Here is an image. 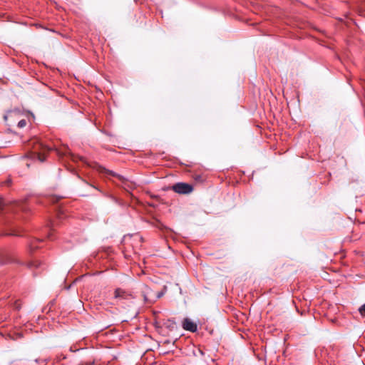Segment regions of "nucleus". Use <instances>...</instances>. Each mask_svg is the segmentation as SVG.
<instances>
[{"label":"nucleus","mask_w":365,"mask_h":365,"mask_svg":"<svg viewBox=\"0 0 365 365\" xmlns=\"http://www.w3.org/2000/svg\"><path fill=\"white\" fill-rule=\"evenodd\" d=\"M133 298V297L130 292L122 288H117L114 291V299L118 302H123Z\"/></svg>","instance_id":"3"},{"label":"nucleus","mask_w":365,"mask_h":365,"mask_svg":"<svg viewBox=\"0 0 365 365\" xmlns=\"http://www.w3.org/2000/svg\"><path fill=\"white\" fill-rule=\"evenodd\" d=\"M172 190L178 194H190L193 190L192 185L185 182H178L172 186Z\"/></svg>","instance_id":"1"},{"label":"nucleus","mask_w":365,"mask_h":365,"mask_svg":"<svg viewBox=\"0 0 365 365\" xmlns=\"http://www.w3.org/2000/svg\"><path fill=\"white\" fill-rule=\"evenodd\" d=\"M35 153L37 154V158L41 162L46 160V153L51 150V148L48 145H43L41 143H38L34 148Z\"/></svg>","instance_id":"2"},{"label":"nucleus","mask_w":365,"mask_h":365,"mask_svg":"<svg viewBox=\"0 0 365 365\" xmlns=\"http://www.w3.org/2000/svg\"><path fill=\"white\" fill-rule=\"evenodd\" d=\"M16 207L23 212H26L28 208L24 202H16Z\"/></svg>","instance_id":"8"},{"label":"nucleus","mask_w":365,"mask_h":365,"mask_svg":"<svg viewBox=\"0 0 365 365\" xmlns=\"http://www.w3.org/2000/svg\"><path fill=\"white\" fill-rule=\"evenodd\" d=\"M97 170L101 173H105L106 175H112L114 177H117L119 179L122 178V177L120 175L114 173L113 171L109 170L101 165H98Z\"/></svg>","instance_id":"5"},{"label":"nucleus","mask_w":365,"mask_h":365,"mask_svg":"<svg viewBox=\"0 0 365 365\" xmlns=\"http://www.w3.org/2000/svg\"><path fill=\"white\" fill-rule=\"evenodd\" d=\"M3 205H4L3 200L1 198H0V210H1L3 208Z\"/></svg>","instance_id":"12"},{"label":"nucleus","mask_w":365,"mask_h":365,"mask_svg":"<svg viewBox=\"0 0 365 365\" xmlns=\"http://www.w3.org/2000/svg\"><path fill=\"white\" fill-rule=\"evenodd\" d=\"M359 312L362 317H365V303L359 307Z\"/></svg>","instance_id":"10"},{"label":"nucleus","mask_w":365,"mask_h":365,"mask_svg":"<svg viewBox=\"0 0 365 365\" xmlns=\"http://www.w3.org/2000/svg\"><path fill=\"white\" fill-rule=\"evenodd\" d=\"M3 183L6 186H10L11 185V178L9 177Z\"/></svg>","instance_id":"11"},{"label":"nucleus","mask_w":365,"mask_h":365,"mask_svg":"<svg viewBox=\"0 0 365 365\" xmlns=\"http://www.w3.org/2000/svg\"><path fill=\"white\" fill-rule=\"evenodd\" d=\"M56 152V154L59 156V157H64V156H67L68 155L69 157H71V158L73 160H75V156L73 155H72L71 153H69L68 148H66L64 151H61L58 149H56L55 150Z\"/></svg>","instance_id":"7"},{"label":"nucleus","mask_w":365,"mask_h":365,"mask_svg":"<svg viewBox=\"0 0 365 365\" xmlns=\"http://www.w3.org/2000/svg\"><path fill=\"white\" fill-rule=\"evenodd\" d=\"M43 264L38 260H34L28 263V267L31 269H41Z\"/></svg>","instance_id":"6"},{"label":"nucleus","mask_w":365,"mask_h":365,"mask_svg":"<svg viewBox=\"0 0 365 365\" xmlns=\"http://www.w3.org/2000/svg\"><path fill=\"white\" fill-rule=\"evenodd\" d=\"M26 120L25 119H22L20 121H19L17 125L19 128H22L26 125Z\"/></svg>","instance_id":"9"},{"label":"nucleus","mask_w":365,"mask_h":365,"mask_svg":"<svg viewBox=\"0 0 365 365\" xmlns=\"http://www.w3.org/2000/svg\"><path fill=\"white\" fill-rule=\"evenodd\" d=\"M182 328L191 332H195L197 330V325L189 318H185L182 322Z\"/></svg>","instance_id":"4"}]
</instances>
